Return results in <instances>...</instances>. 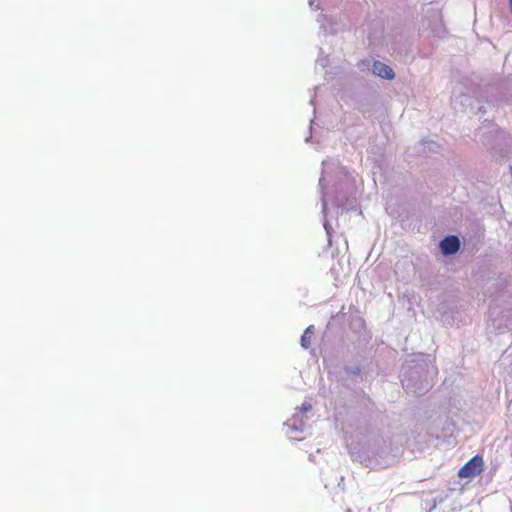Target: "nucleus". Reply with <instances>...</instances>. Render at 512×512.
I'll use <instances>...</instances> for the list:
<instances>
[{"label":"nucleus","instance_id":"1","mask_svg":"<svg viewBox=\"0 0 512 512\" xmlns=\"http://www.w3.org/2000/svg\"><path fill=\"white\" fill-rule=\"evenodd\" d=\"M484 470V460L479 454L471 458L457 473L461 479H472L480 475Z\"/></svg>","mask_w":512,"mask_h":512},{"label":"nucleus","instance_id":"2","mask_svg":"<svg viewBox=\"0 0 512 512\" xmlns=\"http://www.w3.org/2000/svg\"><path fill=\"white\" fill-rule=\"evenodd\" d=\"M441 250L445 255L456 253L460 247V241L456 236H447L440 243Z\"/></svg>","mask_w":512,"mask_h":512},{"label":"nucleus","instance_id":"3","mask_svg":"<svg viewBox=\"0 0 512 512\" xmlns=\"http://www.w3.org/2000/svg\"><path fill=\"white\" fill-rule=\"evenodd\" d=\"M373 73L384 79H393L395 76L392 68L380 61L374 62Z\"/></svg>","mask_w":512,"mask_h":512},{"label":"nucleus","instance_id":"4","mask_svg":"<svg viewBox=\"0 0 512 512\" xmlns=\"http://www.w3.org/2000/svg\"><path fill=\"white\" fill-rule=\"evenodd\" d=\"M312 335H313V327L310 326L308 327L302 337H301V345L304 347V348H309L310 345H311V338H312Z\"/></svg>","mask_w":512,"mask_h":512},{"label":"nucleus","instance_id":"5","mask_svg":"<svg viewBox=\"0 0 512 512\" xmlns=\"http://www.w3.org/2000/svg\"><path fill=\"white\" fill-rule=\"evenodd\" d=\"M300 409L303 412H307V411H310L312 409V406H311L310 403H303Z\"/></svg>","mask_w":512,"mask_h":512}]
</instances>
